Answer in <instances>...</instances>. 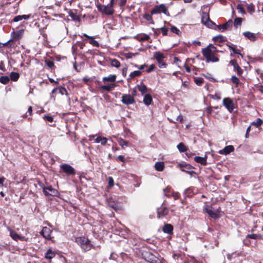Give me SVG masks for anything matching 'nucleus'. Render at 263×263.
<instances>
[{
	"label": "nucleus",
	"mask_w": 263,
	"mask_h": 263,
	"mask_svg": "<svg viewBox=\"0 0 263 263\" xmlns=\"http://www.w3.org/2000/svg\"><path fill=\"white\" fill-rule=\"evenodd\" d=\"M218 51L216 47L210 44L206 47L202 48L201 52L206 62H217L219 61L216 56Z\"/></svg>",
	"instance_id": "obj_1"
},
{
	"label": "nucleus",
	"mask_w": 263,
	"mask_h": 263,
	"mask_svg": "<svg viewBox=\"0 0 263 263\" xmlns=\"http://www.w3.org/2000/svg\"><path fill=\"white\" fill-rule=\"evenodd\" d=\"M76 241L81 246V248L85 252L90 250L92 248V245L90 240L86 237H78L76 239Z\"/></svg>",
	"instance_id": "obj_2"
},
{
	"label": "nucleus",
	"mask_w": 263,
	"mask_h": 263,
	"mask_svg": "<svg viewBox=\"0 0 263 263\" xmlns=\"http://www.w3.org/2000/svg\"><path fill=\"white\" fill-rule=\"evenodd\" d=\"M165 58V55L159 51L154 53V58L156 59L159 67L161 68H164L167 67V63L164 61Z\"/></svg>",
	"instance_id": "obj_3"
},
{
	"label": "nucleus",
	"mask_w": 263,
	"mask_h": 263,
	"mask_svg": "<svg viewBox=\"0 0 263 263\" xmlns=\"http://www.w3.org/2000/svg\"><path fill=\"white\" fill-rule=\"evenodd\" d=\"M137 89L141 92V95L144 96L143 102L146 105H148V93L147 88L146 85L142 82L138 84L137 86Z\"/></svg>",
	"instance_id": "obj_4"
},
{
	"label": "nucleus",
	"mask_w": 263,
	"mask_h": 263,
	"mask_svg": "<svg viewBox=\"0 0 263 263\" xmlns=\"http://www.w3.org/2000/svg\"><path fill=\"white\" fill-rule=\"evenodd\" d=\"M97 8L99 11L107 15H111L114 12L112 6L109 4L107 5H99L97 6Z\"/></svg>",
	"instance_id": "obj_5"
},
{
	"label": "nucleus",
	"mask_w": 263,
	"mask_h": 263,
	"mask_svg": "<svg viewBox=\"0 0 263 263\" xmlns=\"http://www.w3.org/2000/svg\"><path fill=\"white\" fill-rule=\"evenodd\" d=\"M223 104L230 112L233 111L234 109L235 108V104L231 98H224L223 99Z\"/></svg>",
	"instance_id": "obj_6"
},
{
	"label": "nucleus",
	"mask_w": 263,
	"mask_h": 263,
	"mask_svg": "<svg viewBox=\"0 0 263 263\" xmlns=\"http://www.w3.org/2000/svg\"><path fill=\"white\" fill-rule=\"evenodd\" d=\"M41 186L43 189V192L46 196H54L58 194V191L53 188L51 186L46 187L45 186L41 185Z\"/></svg>",
	"instance_id": "obj_7"
},
{
	"label": "nucleus",
	"mask_w": 263,
	"mask_h": 263,
	"mask_svg": "<svg viewBox=\"0 0 263 263\" xmlns=\"http://www.w3.org/2000/svg\"><path fill=\"white\" fill-rule=\"evenodd\" d=\"M230 64H231L233 67V70L236 72L238 76H241L243 70L240 67V66L238 65L237 60L235 59L231 60L230 61Z\"/></svg>",
	"instance_id": "obj_8"
},
{
	"label": "nucleus",
	"mask_w": 263,
	"mask_h": 263,
	"mask_svg": "<svg viewBox=\"0 0 263 263\" xmlns=\"http://www.w3.org/2000/svg\"><path fill=\"white\" fill-rule=\"evenodd\" d=\"M24 31L23 29L19 30L17 31L16 32H15L13 30L11 33V36L12 37V39L11 40H10L8 42L6 43L5 44V45H7L8 43H9L12 40H14V41H18V40H20L22 38V37L24 34Z\"/></svg>",
	"instance_id": "obj_9"
},
{
	"label": "nucleus",
	"mask_w": 263,
	"mask_h": 263,
	"mask_svg": "<svg viewBox=\"0 0 263 263\" xmlns=\"http://www.w3.org/2000/svg\"><path fill=\"white\" fill-rule=\"evenodd\" d=\"M9 231H10V235L11 237L14 239V240H21V241H27L28 240V238L25 237V236H21L18 235L16 232L12 230L10 228H8Z\"/></svg>",
	"instance_id": "obj_10"
},
{
	"label": "nucleus",
	"mask_w": 263,
	"mask_h": 263,
	"mask_svg": "<svg viewBox=\"0 0 263 263\" xmlns=\"http://www.w3.org/2000/svg\"><path fill=\"white\" fill-rule=\"evenodd\" d=\"M177 167L180 169L183 172H185L191 174L192 172V170L193 168V167L185 162H183L181 163H179Z\"/></svg>",
	"instance_id": "obj_11"
},
{
	"label": "nucleus",
	"mask_w": 263,
	"mask_h": 263,
	"mask_svg": "<svg viewBox=\"0 0 263 263\" xmlns=\"http://www.w3.org/2000/svg\"><path fill=\"white\" fill-rule=\"evenodd\" d=\"M167 12L166 7L163 5L161 4L159 6H156L155 8L151 11L152 14L163 12L166 14Z\"/></svg>",
	"instance_id": "obj_12"
},
{
	"label": "nucleus",
	"mask_w": 263,
	"mask_h": 263,
	"mask_svg": "<svg viewBox=\"0 0 263 263\" xmlns=\"http://www.w3.org/2000/svg\"><path fill=\"white\" fill-rule=\"evenodd\" d=\"M121 102L126 105L132 104L134 103V97L130 95L125 94L122 97Z\"/></svg>",
	"instance_id": "obj_13"
},
{
	"label": "nucleus",
	"mask_w": 263,
	"mask_h": 263,
	"mask_svg": "<svg viewBox=\"0 0 263 263\" xmlns=\"http://www.w3.org/2000/svg\"><path fill=\"white\" fill-rule=\"evenodd\" d=\"M60 167L63 171L68 175H74L76 173L74 169L69 164H62Z\"/></svg>",
	"instance_id": "obj_14"
},
{
	"label": "nucleus",
	"mask_w": 263,
	"mask_h": 263,
	"mask_svg": "<svg viewBox=\"0 0 263 263\" xmlns=\"http://www.w3.org/2000/svg\"><path fill=\"white\" fill-rule=\"evenodd\" d=\"M52 230L51 229L47 227H43L42 230L40 232L41 234L46 239H51V233Z\"/></svg>",
	"instance_id": "obj_15"
},
{
	"label": "nucleus",
	"mask_w": 263,
	"mask_h": 263,
	"mask_svg": "<svg viewBox=\"0 0 263 263\" xmlns=\"http://www.w3.org/2000/svg\"><path fill=\"white\" fill-rule=\"evenodd\" d=\"M168 213V209L165 206H161L157 209V214L159 218L164 217Z\"/></svg>",
	"instance_id": "obj_16"
},
{
	"label": "nucleus",
	"mask_w": 263,
	"mask_h": 263,
	"mask_svg": "<svg viewBox=\"0 0 263 263\" xmlns=\"http://www.w3.org/2000/svg\"><path fill=\"white\" fill-rule=\"evenodd\" d=\"M174 228L173 226L171 224H165L163 228L162 231L164 233L168 234L169 235H172L173 233Z\"/></svg>",
	"instance_id": "obj_17"
},
{
	"label": "nucleus",
	"mask_w": 263,
	"mask_h": 263,
	"mask_svg": "<svg viewBox=\"0 0 263 263\" xmlns=\"http://www.w3.org/2000/svg\"><path fill=\"white\" fill-rule=\"evenodd\" d=\"M234 151L233 145L226 146L223 149L219 151V153L222 155H228Z\"/></svg>",
	"instance_id": "obj_18"
},
{
	"label": "nucleus",
	"mask_w": 263,
	"mask_h": 263,
	"mask_svg": "<svg viewBox=\"0 0 263 263\" xmlns=\"http://www.w3.org/2000/svg\"><path fill=\"white\" fill-rule=\"evenodd\" d=\"M204 210L207 213L210 217L214 219L219 217V214L217 212L213 211L212 210L209 209L208 206L204 208Z\"/></svg>",
	"instance_id": "obj_19"
},
{
	"label": "nucleus",
	"mask_w": 263,
	"mask_h": 263,
	"mask_svg": "<svg viewBox=\"0 0 263 263\" xmlns=\"http://www.w3.org/2000/svg\"><path fill=\"white\" fill-rule=\"evenodd\" d=\"M194 160L196 162L201 164L203 165H206L207 164V156H205L204 157L200 156H196L194 157Z\"/></svg>",
	"instance_id": "obj_20"
},
{
	"label": "nucleus",
	"mask_w": 263,
	"mask_h": 263,
	"mask_svg": "<svg viewBox=\"0 0 263 263\" xmlns=\"http://www.w3.org/2000/svg\"><path fill=\"white\" fill-rule=\"evenodd\" d=\"M149 263H162V262L159 258L149 252Z\"/></svg>",
	"instance_id": "obj_21"
},
{
	"label": "nucleus",
	"mask_w": 263,
	"mask_h": 263,
	"mask_svg": "<svg viewBox=\"0 0 263 263\" xmlns=\"http://www.w3.org/2000/svg\"><path fill=\"white\" fill-rule=\"evenodd\" d=\"M194 189L195 188L194 187H190L186 189L184 192L185 198H186V197L192 198L194 195Z\"/></svg>",
	"instance_id": "obj_22"
},
{
	"label": "nucleus",
	"mask_w": 263,
	"mask_h": 263,
	"mask_svg": "<svg viewBox=\"0 0 263 263\" xmlns=\"http://www.w3.org/2000/svg\"><path fill=\"white\" fill-rule=\"evenodd\" d=\"M243 35L251 41H255L257 39L254 33L249 31L243 32Z\"/></svg>",
	"instance_id": "obj_23"
},
{
	"label": "nucleus",
	"mask_w": 263,
	"mask_h": 263,
	"mask_svg": "<svg viewBox=\"0 0 263 263\" xmlns=\"http://www.w3.org/2000/svg\"><path fill=\"white\" fill-rule=\"evenodd\" d=\"M164 196L167 197H171L172 194H173L174 190L170 186H167L166 188L163 189Z\"/></svg>",
	"instance_id": "obj_24"
},
{
	"label": "nucleus",
	"mask_w": 263,
	"mask_h": 263,
	"mask_svg": "<svg viewBox=\"0 0 263 263\" xmlns=\"http://www.w3.org/2000/svg\"><path fill=\"white\" fill-rule=\"evenodd\" d=\"M31 17V15H17L15 16L13 20V21L14 22H17L20 21H22L23 19L28 20Z\"/></svg>",
	"instance_id": "obj_25"
},
{
	"label": "nucleus",
	"mask_w": 263,
	"mask_h": 263,
	"mask_svg": "<svg viewBox=\"0 0 263 263\" xmlns=\"http://www.w3.org/2000/svg\"><path fill=\"white\" fill-rule=\"evenodd\" d=\"M233 26V21L232 20H229L226 23L222 24L223 30H230Z\"/></svg>",
	"instance_id": "obj_26"
},
{
	"label": "nucleus",
	"mask_w": 263,
	"mask_h": 263,
	"mask_svg": "<svg viewBox=\"0 0 263 263\" xmlns=\"http://www.w3.org/2000/svg\"><path fill=\"white\" fill-rule=\"evenodd\" d=\"M83 36L86 37L88 39H90V40L89 41V43L91 45H93V46H95V47H99V43L97 41L93 40V39H94L93 36H89V35H87L86 33H84L83 34Z\"/></svg>",
	"instance_id": "obj_27"
},
{
	"label": "nucleus",
	"mask_w": 263,
	"mask_h": 263,
	"mask_svg": "<svg viewBox=\"0 0 263 263\" xmlns=\"http://www.w3.org/2000/svg\"><path fill=\"white\" fill-rule=\"evenodd\" d=\"M168 119L171 123H176L177 122H179V123H181L183 121V117L181 115H179L174 119L168 118Z\"/></svg>",
	"instance_id": "obj_28"
},
{
	"label": "nucleus",
	"mask_w": 263,
	"mask_h": 263,
	"mask_svg": "<svg viewBox=\"0 0 263 263\" xmlns=\"http://www.w3.org/2000/svg\"><path fill=\"white\" fill-rule=\"evenodd\" d=\"M155 168L158 171H162L164 168L163 162H157L155 164Z\"/></svg>",
	"instance_id": "obj_29"
},
{
	"label": "nucleus",
	"mask_w": 263,
	"mask_h": 263,
	"mask_svg": "<svg viewBox=\"0 0 263 263\" xmlns=\"http://www.w3.org/2000/svg\"><path fill=\"white\" fill-rule=\"evenodd\" d=\"M55 255V253L54 251L49 249L47 251L46 253L45 254V258L47 259H51L53 258Z\"/></svg>",
	"instance_id": "obj_30"
},
{
	"label": "nucleus",
	"mask_w": 263,
	"mask_h": 263,
	"mask_svg": "<svg viewBox=\"0 0 263 263\" xmlns=\"http://www.w3.org/2000/svg\"><path fill=\"white\" fill-rule=\"evenodd\" d=\"M116 77L115 74L110 75L108 77H104L102 80L103 82H114L116 81Z\"/></svg>",
	"instance_id": "obj_31"
},
{
	"label": "nucleus",
	"mask_w": 263,
	"mask_h": 263,
	"mask_svg": "<svg viewBox=\"0 0 263 263\" xmlns=\"http://www.w3.org/2000/svg\"><path fill=\"white\" fill-rule=\"evenodd\" d=\"M213 40L214 42H219V43H223L226 41V39L225 37L221 35H218L217 36H214L213 37Z\"/></svg>",
	"instance_id": "obj_32"
},
{
	"label": "nucleus",
	"mask_w": 263,
	"mask_h": 263,
	"mask_svg": "<svg viewBox=\"0 0 263 263\" xmlns=\"http://www.w3.org/2000/svg\"><path fill=\"white\" fill-rule=\"evenodd\" d=\"M177 147L181 153L185 152L187 150V147L182 142L179 143Z\"/></svg>",
	"instance_id": "obj_33"
},
{
	"label": "nucleus",
	"mask_w": 263,
	"mask_h": 263,
	"mask_svg": "<svg viewBox=\"0 0 263 263\" xmlns=\"http://www.w3.org/2000/svg\"><path fill=\"white\" fill-rule=\"evenodd\" d=\"M227 46L228 47V48L230 50H232L234 53L238 54L240 55L241 58H243V55L240 52L239 50L236 49L234 47L231 45L227 44Z\"/></svg>",
	"instance_id": "obj_34"
},
{
	"label": "nucleus",
	"mask_w": 263,
	"mask_h": 263,
	"mask_svg": "<svg viewBox=\"0 0 263 263\" xmlns=\"http://www.w3.org/2000/svg\"><path fill=\"white\" fill-rule=\"evenodd\" d=\"M242 21L243 19L241 17H236L233 24H234V26L235 28H237L238 26H241Z\"/></svg>",
	"instance_id": "obj_35"
},
{
	"label": "nucleus",
	"mask_w": 263,
	"mask_h": 263,
	"mask_svg": "<svg viewBox=\"0 0 263 263\" xmlns=\"http://www.w3.org/2000/svg\"><path fill=\"white\" fill-rule=\"evenodd\" d=\"M116 85L115 84H111L108 85H103L101 86V88L103 90H106L107 91H110L114 87H115Z\"/></svg>",
	"instance_id": "obj_36"
},
{
	"label": "nucleus",
	"mask_w": 263,
	"mask_h": 263,
	"mask_svg": "<svg viewBox=\"0 0 263 263\" xmlns=\"http://www.w3.org/2000/svg\"><path fill=\"white\" fill-rule=\"evenodd\" d=\"M118 142L120 145L123 148L125 146H129V143L128 142L124 140L122 138H119L118 139Z\"/></svg>",
	"instance_id": "obj_37"
},
{
	"label": "nucleus",
	"mask_w": 263,
	"mask_h": 263,
	"mask_svg": "<svg viewBox=\"0 0 263 263\" xmlns=\"http://www.w3.org/2000/svg\"><path fill=\"white\" fill-rule=\"evenodd\" d=\"M194 80L195 84L198 86H201L204 82L203 79L200 77H195Z\"/></svg>",
	"instance_id": "obj_38"
},
{
	"label": "nucleus",
	"mask_w": 263,
	"mask_h": 263,
	"mask_svg": "<svg viewBox=\"0 0 263 263\" xmlns=\"http://www.w3.org/2000/svg\"><path fill=\"white\" fill-rule=\"evenodd\" d=\"M246 238H250L253 239H260L261 235L260 234H251L246 236Z\"/></svg>",
	"instance_id": "obj_39"
},
{
	"label": "nucleus",
	"mask_w": 263,
	"mask_h": 263,
	"mask_svg": "<svg viewBox=\"0 0 263 263\" xmlns=\"http://www.w3.org/2000/svg\"><path fill=\"white\" fill-rule=\"evenodd\" d=\"M231 80L232 82L236 86H238L239 85L240 83L239 80L235 75L232 76Z\"/></svg>",
	"instance_id": "obj_40"
},
{
	"label": "nucleus",
	"mask_w": 263,
	"mask_h": 263,
	"mask_svg": "<svg viewBox=\"0 0 263 263\" xmlns=\"http://www.w3.org/2000/svg\"><path fill=\"white\" fill-rule=\"evenodd\" d=\"M20 75L17 72H12L10 74V79L13 81H16L19 78Z\"/></svg>",
	"instance_id": "obj_41"
},
{
	"label": "nucleus",
	"mask_w": 263,
	"mask_h": 263,
	"mask_svg": "<svg viewBox=\"0 0 263 263\" xmlns=\"http://www.w3.org/2000/svg\"><path fill=\"white\" fill-rule=\"evenodd\" d=\"M110 64L112 67L119 68L120 66V63L116 59L111 60Z\"/></svg>",
	"instance_id": "obj_42"
},
{
	"label": "nucleus",
	"mask_w": 263,
	"mask_h": 263,
	"mask_svg": "<svg viewBox=\"0 0 263 263\" xmlns=\"http://www.w3.org/2000/svg\"><path fill=\"white\" fill-rule=\"evenodd\" d=\"M237 9L239 13H241L243 15L246 14V11L243 7V6L241 4H238L237 6Z\"/></svg>",
	"instance_id": "obj_43"
},
{
	"label": "nucleus",
	"mask_w": 263,
	"mask_h": 263,
	"mask_svg": "<svg viewBox=\"0 0 263 263\" xmlns=\"http://www.w3.org/2000/svg\"><path fill=\"white\" fill-rule=\"evenodd\" d=\"M208 27L214 29L215 24L208 18L207 21L204 23Z\"/></svg>",
	"instance_id": "obj_44"
},
{
	"label": "nucleus",
	"mask_w": 263,
	"mask_h": 263,
	"mask_svg": "<svg viewBox=\"0 0 263 263\" xmlns=\"http://www.w3.org/2000/svg\"><path fill=\"white\" fill-rule=\"evenodd\" d=\"M171 31L173 32V33H175V34H176L177 35H181V32L179 30V29H178L177 27H176L175 26H172L171 28Z\"/></svg>",
	"instance_id": "obj_45"
},
{
	"label": "nucleus",
	"mask_w": 263,
	"mask_h": 263,
	"mask_svg": "<svg viewBox=\"0 0 263 263\" xmlns=\"http://www.w3.org/2000/svg\"><path fill=\"white\" fill-rule=\"evenodd\" d=\"M141 74V72L139 70H135L131 72L129 74L130 79H133L135 77L139 76Z\"/></svg>",
	"instance_id": "obj_46"
},
{
	"label": "nucleus",
	"mask_w": 263,
	"mask_h": 263,
	"mask_svg": "<svg viewBox=\"0 0 263 263\" xmlns=\"http://www.w3.org/2000/svg\"><path fill=\"white\" fill-rule=\"evenodd\" d=\"M9 78L7 76H2L0 78V82L3 84H7L9 81Z\"/></svg>",
	"instance_id": "obj_47"
},
{
	"label": "nucleus",
	"mask_w": 263,
	"mask_h": 263,
	"mask_svg": "<svg viewBox=\"0 0 263 263\" xmlns=\"http://www.w3.org/2000/svg\"><path fill=\"white\" fill-rule=\"evenodd\" d=\"M247 11L250 13H252L255 11V6L253 4L248 5L247 6Z\"/></svg>",
	"instance_id": "obj_48"
},
{
	"label": "nucleus",
	"mask_w": 263,
	"mask_h": 263,
	"mask_svg": "<svg viewBox=\"0 0 263 263\" xmlns=\"http://www.w3.org/2000/svg\"><path fill=\"white\" fill-rule=\"evenodd\" d=\"M58 88L59 90V93H60L62 95H67V91L64 87L60 86L58 87Z\"/></svg>",
	"instance_id": "obj_49"
},
{
	"label": "nucleus",
	"mask_w": 263,
	"mask_h": 263,
	"mask_svg": "<svg viewBox=\"0 0 263 263\" xmlns=\"http://www.w3.org/2000/svg\"><path fill=\"white\" fill-rule=\"evenodd\" d=\"M262 123V121L260 118H257L256 120V121L255 122H254L253 124L255 125L256 127H258L260 126L261 124Z\"/></svg>",
	"instance_id": "obj_50"
},
{
	"label": "nucleus",
	"mask_w": 263,
	"mask_h": 263,
	"mask_svg": "<svg viewBox=\"0 0 263 263\" xmlns=\"http://www.w3.org/2000/svg\"><path fill=\"white\" fill-rule=\"evenodd\" d=\"M160 30L163 36L166 35L167 34L168 30L167 28L163 27L161 28Z\"/></svg>",
	"instance_id": "obj_51"
},
{
	"label": "nucleus",
	"mask_w": 263,
	"mask_h": 263,
	"mask_svg": "<svg viewBox=\"0 0 263 263\" xmlns=\"http://www.w3.org/2000/svg\"><path fill=\"white\" fill-rule=\"evenodd\" d=\"M108 185L109 187H112L114 185V181L113 178L111 177H109L108 179Z\"/></svg>",
	"instance_id": "obj_52"
},
{
	"label": "nucleus",
	"mask_w": 263,
	"mask_h": 263,
	"mask_svg": "<svg viewBox=\"0 0 263 263\" xmlns=\"http://www.w3.org/2000/svg\"><path fill=\"white\" fill-rule=\"evenodd\" d=\"M171 197H173L175 200L178 199L180 197V194L178 192H175L174 191Z\"/></svg>",
	"instance_id": "obj_53"
},
{
	"label": "nucleus",
	"mask_w": 263,
	"mask_h": 263,
	"mask_svg": "<svg viewBox=\"0 0 263 263\" xmlns=\"http://www.w3.org/2000/svg\"><path fill=\"white\" fill-rule=\"evenodd\" d=\"M210 97L211 98L217 100H220L221 99L220 95L217 93H215L214 95H210Z\"/></svg>",
	"instance_id": "obj_54"
},
{
	"label": "nucleus",
	"mask_w": 263,
	"mask_h": 263,
	"mask_svg": "<svg viewBox=\"0 0 263 263\" xmlns=\"http://www.w3.org/2000/svg\"><path fill=\"white\" fill-rule=\"evenodd\" d=\"M174 62L180 67L179 63L181 62V60L178 57H175L174 58Z\"/></svg>",
	"instance_id": "obj_55"
},
{
	"label": "nucleus",
	"mask_w": 263,
	"mask_h": 263,
	"mask_svg": "<svg viewBox=\"0 0 263 263\" xmlns=\"http://www.w3.org/2000/svg\"><path fill=\"white\" fill-rule=\"evenodd\" d=\"M100 143L102 145H104L106 144L107 139L105 137H101Z\"/></svg>",
	"instance_id": "obj_56"
},
{
	"label": "nucleus",
	"mask_w": 263,
	"mask_h": 263,
	"mask_svg": "<svg viewBox=\"0 0 263 263\" xmlns=\"http://www.w3.org/2000/svg\"><path fill=\"white\" fill-rule=\"evenodd\" d=\"M214 29L217 30L218 29L219 30L223 32V27H222V25H217L215 24V27H214Z\"/></svg>",
	"instance_id": "obj_57"
},
{
	"label": "nucleus",
	"mask_w": 263,
	"mask_h": 263,
	"mask_svg": "<svg viewBox=\"0 0 263 263\" xmlns=\"http://www.w3.org/2000/svg\"><path fill=\"white\" fill-rule=\"evenodd\" d=\"M251 125H250V126L247 128V130H246V136H245V137H246V138H248L249 137V133L250 131V130H251Z\"/></svg>",
	"instance_id": "obj_58"
},
{
	"label": "nucleus",
	"mask_w": 263,
	"mask_h": 263,
	"mask_svg": "<svg viewBox=\"0 0 263 263\" xmlns=\"http://www.w3.org/2000/svg\"><path fill=\"white\" fill-rule=\"evenodd\" d=\"M184 67L185 68L186 71L187 72L189 73L191 72V68L190 67V66H187L186 63L184 64Z\"/></svg>",
	"instance_id": "obj_59"
},
{
	"label": "nucleus",
	"mask_w": 263,
	"mask_h": 263,
	"mask_svg": "<svg viewBox=\"0 0 263 263\" xmlns=\"http://www.w3.org/2000/svg\"><path fill=\"white\" fill-rule=\"evenodd\" d=\"M206 111L208 114H211L212 111V107L209 106L206 109Z\"/></svg>",
	"instance_id": "obj_60"
},
{
	"label": "nucleus",
	"mask_w": 263,
	"mask_h": 263,
	"mask_svg": "<svg viewBox=\"0 0 263 263\" xmlns=\"http://www.w3.org/2000/svg\"><path fill=\"white\" fill-rule=\"evenodd\" d=\"M182 85L185 87L188 88L190 85V83L188 81L182 82Z\"/></svg>",
	"instance_id": "obj_61"
},
{
	"label": "nucleus",
	"mask_w": 263,
	"mask_h": 263,
	"mask_svg": "<svg viewBox=\"0 0 263 263\" xmlns=\"http://www.w3.org/2000/svg\"><path fill=\"white\" fill-rule=\"evenodd\" d=\"M156 68V67L154 64H151V65H149V72L153 70Z\"/></svg>",
	"instance_id": "obj_62"
},
{
	"label": "nucleus",
	"mask_w": 263,
	"mask_h": 263,
	"mask_svg": "<svg viewBox=\"0 0 263 263\" xmlns=\"http://www.w3.org/2000/svg\"><path fill=\"white\" fill-rule=\"evenodd\" d=\"M44 119H46L47 120V121H49V122H52L53 121V118L51 116H45L44 117Z\"/></svg>",
	"instance_id": "obj_63"
},
{
	"label": "nucleus",
	"mask_w": 263,
	"mask_h": 263,
	"mask_svg": "<svg viewBox=\"0 0 263 263\" xmlns=\"http://www.w3.org/2000/svg\"><path fill=\"white\" fill-rule=\"evenodd\" d=\"M118 159L120 161H122V162H124L125 161L124 157L123 156H121V155H119L118 157Z\"/></svg>",
	"instance_id": "obj_64"
}]
</instances>
